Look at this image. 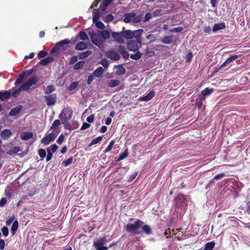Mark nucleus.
<instances>
[{
	"instance_id": "nucleus-1",
	"label": "nucleus",
	"mask_w": 250,
	"mask_h": 250,
	"mask_svg": "<svg viewBox=\"0 0 250 250\" xmlns=\"http://www.w3.org/2000/svg\"><path fill=\"white\" fill-rule=\"evenodd\" d=\"M144 222L140 219H136L134 223H128L125 226L126 231L133 235H138L141 234V231L139 230L140 229L146 235H150L152 233V230L150 227L148 225H143Z\"/></svg>"
},
{
	"instance_id": "nucleus-2",
	"label": "nucleus",
	"mask_w": 250,
	"mask_h": 250,
	"mask_svg": "<svg viewBox=\"0 0 250 250\" xmlns=\"http://www.w3.org/2000/svg\"><path fill=\"white\" fill-rule=\"evenodd\" d=\"M142 20V15H137L136 13L131 12L125 14V18L123 20L125 23H129L132 21L134 23H137Z\"/></svg>"
},
{
	"instance_id": "nucleus-3",
	"label": "nucleus",
	"mask_w": 250,
	"mask_h": 250,
	"mask_svg": "<svg viewBox=\"0 0 250 250\" xmlns=\"http://www.w3.org/2000/svg\"><path fill=\"white\" fill-rule=\"evenodd\" d=\"M107 239L106 237H103L98 239L97 241L93 242V246L97 250H107L108 247L104 246L106 244Z\"/></svg>"
},
{
	"instance_id": "nucleus-4",
	"label": "nucleus",
	"mask_w": 250,
	"mask_h": 250,
	"mask_svg": "<svg viewBox=\"0 0 250 250\" xmlns=\"http://www.w3.org/2000/svg\"><path fill=\"white\" fill-rule=\"evenodd\" d=\"M69 43L70 41L68 39H64L56 43L54 46L51 49L50 53L53 54L60 49H64L65 46L67 45Z\"/></svg>"
},
{
	"instance_id": "nucleus-5",
	"label": "nucleus",
	"mask_w": 250,
	"mask_h": 250,
	"mask_svg": "<svg viewBox=\"0 0 250 250\" xmlns=\"http://www.w3.org/2000/svg\"><path fill=\"white\" fill-rule=\"evenodd\" d=\"M73 111L71 107H67L62 110L61 113L59 115V118L62 121L63 120H69L72 118Z\"/></svg>"
},
{
	"instance_id": "nucleus-6",
	"label": "nucleus",
	"mask_w": 250,
	"mask_h": 250,
	"mask_svg": "<svg viewBox=\"0 0 250 250\" xmlns=\"http://www.w3.org/2000/svg\"><path fill=\"white\" fill-rule=\"evenodd\" d=\"M44 98L46 104L50 106L55 104L57 102V95L56 93L45 95Z\"/></svg>"
},
{
	"instance_id": "nucleus-7",
	"label": "nucleus",
	"mask_w": 250,
	"mask_h": 250,
	"mask_svg": "<svg viewBox=\"0 0 250 250\" xmlns=\"http://www.w3.org/2000/svg\"><path fill=\"white\" fill-rule=\"evenodd\" d=\"M111 35L115 42L119 43H124L125 42L122 31L120 32H112Z\"/></svg>"
},
{
	"instance_id": "nucleus-8",
	"label": "nucleus",
	"mask_w": 250,
	"mask_h": 250,
	"mask_svg": "<svg viewBox=\"0 0 250 250\" xmlns=\"http://www.w3.org/2000/svg\"><path fill=\"white\" fill-rule=\"evenodd\" d=\"M240 55H233L228 58L225 62L217 69L215 71V73L218 72L222 68L226 67L229 64L233 62L236 59H237Z\"/></svg>"
},
{
	"instance_id": "nucleus-9",
	"label": "nucleus",
	"mask_w": 250,
	"mask_h": 250,
	"mask_svg": "<svg viewBox=\"0 0 250 250\" xmlns=\"http://www.w3.org/2000/svg\"><path fill=\"white\" fill-rule=\"evenodd\" d=\"M106 56L113 61H118L120 58V56L118 52L114 49H111L106 53Z\"/></svg>"
},
{
	"instance_id": "nucleus-10",
	"label": "nucleus",
	"mask_w": 250,
	"mask_h": 250,
	"mask_svg": "<svg viewBox=\"0 0 250 250\" xmlns=\"http://www.w3.org/2000/svg\"><path fill=\"white\" fill-rule=\"evenodd\" d=\"M57 135L54 133H51L48 135L44 137L41 140V143L45 145H48L50 142L54 141L56 138Z\"/></svg>"
},
{
	"instance_id": "nucleus-11",
	"label": "nucleus",
	"mask_w": 250,
	"mask_h": 250,
	"mask_svg": "<svg viewBox=\"0 0 250 250\" xmlns=\"http://www.w3.org/2000/svg\"><path fill=\"white\" fill-rule=\"evenodd\" d=\"M91 40L94 44L99 47H100L104 42L103 40H102L101 36L99 35H94L92 36Z\"/></svg>"
},
{
	"instance_id": "nucleus-12",
	"label": "nucleus",
	"mask_w": 250,
	"mask_h": 250,
	"mask_svg": "<svg viewBox=\"0 0 250 250\" xmlns=\"http://www.w3.org/2000/svg\"><path fill=\"white\" fill-rule=\"evenodd\" d=\"M126 46L127 49L129 51L135 52L138 50L139 48L137 42L133 40H130L127 42Z\"/></svg>"
},
{
	"instance_id": "nucleus-13",
	"label": "nucleus",
	"mask_w": 250,
	"mask_h": 250,
	"mask_svg": "<svg viewBox=\"0 0 250 250\" xmlns=\"http://www.w3.org/2000/svg\"><path fill=\"white\" fill-rule=\"evenodd\" d=\"M11 93V90L0 91V101H4L9 99Z\"/></svg>"
},
{
	"instance_id": "nucleus-14",
	"label": "nucleus",
	"mask_w": 250,
	"mask_h": 250,
	"mask_svg": "<svg viewBox=\"0 0 250 250\" xmlns=\"http://www.w3.org/2000/svg\"><path fill=\"white\" fill-rule=\"evenodd\" d=\"M31 73V71H30L29 72H26L24 71L22 73H21L20 75L19 76L18 78L16 80L15 84L16 85L19 83H20L22 82L23 80L26 78L29 75H30Z\"/></svg>"
},
{
	"instance_id": "nucleus-15",
	"label": "nucleus",
	"mask_w": 250,
	"mask_h": 250,
	"mask_svg": "<svg viewBox=\"0 0 250 250\" xmlns=\"http://www.w3.org/2000/svg\"><path fill=\"white\" fill-rule=\"evenodd\" d=\"M124 39L130 40L134 38L133 32L130 30H125V27H123L122 31Z\"/></svg>"
},
{
	"instance_id": "nucleus-16",
	"label": "nucleus",
	"mask_w": 250,
	"mask_h": 250,
	"mask_svg": "<svg viewBox=\"0 0 250 250\" xmlns=\"http://www.w3.org/2000/svg\"><path fill=\"white\" fill-rule=\"evenodd\" d=\"M118 51L125 60H127L128 59L129 54L128 53V52L126 50L124 46L121 45H119Z\"/></svg>"
},
{
	"instance_id": "nucleus-17",
	"label": "nucleus",
	"mask_w": 250,
	"mask_h": 250,
	"mask_svg": "<svg viewBox=\"0 0 250 250\" xmlns=\"http://www.w3.org/2000/svg\"><path fill=\"white\" fill-rule=\"evenodd\" d=\"M22 108V105H19L16 107L12 108L9 113V115L10 116H14L17 115L21 112V110Z\"/></svg>"
},
{
	"instance_id": "nucleus-18",
	"label": "nucleus",
	"mask_w": 250,
	"mask_h": 250,
	"mask_svg": "<svg viewBox=\"0 0 250 250\" xmlns=\"http://www.w3.org/2000/svg\"><path fill=\"white\" fill-rule=\"evenodd\" d=\"M226 28V24L225 22H222L214 24L212 31L213 32H216L220 30L224 29Z\"/></svg>"
},
{
	"instance_id": "nucleus-19",
	"label": "nucleus",
	"mask_w": 250,
	"mask_h": 250,
	"mask_svg": "<svg viewBox=\"0 0 250 250\" xmlns=\"http://www.w3.org/2000/svg\"><path fill=\"white\" fill-rule=\"evenodd\" d=\"M155 96V92L153 90H151L148 93L143 97H140V100L144 101H148L150 100Z\"/></svg>"
},
{
	"instance_id": "nucleus-20",
	"label": "nucleus",
	"mask_w": 250,
	"mask_h": 250,
	"mask_svg": "<svg viewBox=\"0 0 250 250\" xmlns=\"http://www.w3.org/2000/svg\"><path fill=\"white\" fill-rule=\"evenodd\" d=\"M21 138L22 140H28L33 137V133L30 132H23L21 134Z\"/></svg>"
},
{
	"instance_id": "nucleus-21",
	"label": "nucleus",
	"mask_w": 250,
	"mask_h": 250,
	"mask_svg": "<svg viewBox=\"0 0 250 250\" xmlns=\"http://www.w3.org/2000/svg\"><path fill=\"white\" fill-rule=\"evenodd\" d=\"M12 134V132L10 129H4L1 133V137L3 139L6 140L9 138Z\"/></svg>"
},
{
	"instance_id": "nucleus-22",
	"label": "nucleus",
	"mask_w": 250,
	"mask_h": 250,
	"mask_svg": "<svg viewBox=\"0 0 250 250\" xmlns=\"http://www.w3.org/2000/svg\"><path fill=\"white\" fill-rule=\"evenodd\" d=\"M53 61L54 58L52 57H48L41 60L39 62V64L42 65H46L48 63L52 62Z\"/></svg>"
},
{
	"instance_id": "nucleus-23",
	"label": "nucleus",
	"mask_w": 250,
	"mask_h": 250,
	"mask_svg": "<svg viewBox=\"0 0 250 250\" xmlns=\"http://www.w3.org/2000/svg\"><path fill=\"white\" fill-rule=\"evenodd\" d=\"M87 47V44L86 43L81 42H79L77 44V45L75 46V49L77 50H82L84 49H86Z\"/></svg>"
},
{
	"instance_id": "nucleus-24",
	"label": "nucleus",
	"mask_w": 250,
	"mask_h": 250,
	"mask_svg": "<svg viewBox=\"0 0 250 250\" xmlns=\"http://www.w3.org/2000/svg\"><path fill=\"white\" fill-rule=\"evenodd\" d=\"M121 83V82L119 80H110L107 86L109 87H115L119 86Z\"/></svg>"
},
{
	"instance_id": "nucleus-25",
	"label": "nucleus",
	"mask_w": 250,
	"mask_h": 250,
	"mask_svg": "<svg viewBox=\"0 0 250 250\" xmlns=\"http://www.w3.org/2000/svg\"><path fill=\"white\" fill-rule=\"evenodd\" d=\"M104 72L103 68L101 66L97 68L93 72V75L97 77H100Z\"/></svg>"
},
{
	"instance_id": "nucleus-26",
	"label": "nucleus",
	"mask_w": 250,
	"mask_h": 250,
	"mask_svg": "<svg viewBox=\"0 0 250 250\" xmlns=\"http://www.w3.org/2000/svg\"><path fill=\"white\" fill-rule=\"evenodd\" d=\"M55 89L56 88L54 85H49L46 87L44 90V93L47 95H50V94L54 91Z\"/></svg>"
},
{
	"instance_id": "nucleus-27",
	"label": "nucleus",
	"mask_w": 250,
	"mask_h": 250,
	"mask_svg": "<svg viewBox=\"0 0 250 250\" xmlns=\"http://www.w3.org/2000/svg\"><path fill=\"white\" fill-rule=\"evenodd\" d=\"M113 1V0H104L103 3L101 4L100 7L102 11H105L106 7L111 4Z\"/></svg>"
},
{
	"instance_id": "nucleus-28",
	"label": "nucleus",
	"mask_w": 250,
	"mask_h": 250,
	"mask_svg": "<svg viewBox=\"0 0 250 250\" xmlns=\"http://www.w3.org/2000/svg\"><path fill=\"white\" fill-rule=\"evenodd\" d=\"M172 36H165L162 39V42L166 44H169L172 42Z\"/></svg>"
},
{
	"instance_id": "nucleus-29",
	"label": "nucleus",
	"mask_w": 250,
	"mask_h": 250,
	"mask_svg": "<svg viewBox=\"0 0 250 250\" xmlns=\"http://www.w3.org/2000/svg\"><path fill=\"white\" fill-rule=\"evenodd\" d=\"M19 227V223L18 221L16 220L14 221L13 223L12 227H11V231L12 233V235H14L16 231L17 230Z\"/></svg>"
},
{
	"instance_id": "nucleus-30",
	"label": "nucleus",
	"mask_w": 250,
	"mask_h": 250,
	"mask_svg": "<svg viewBox=\"0 0 250 250\" xmlns=\"http://www.w3.org/2000/svg\"><path fill=\"white\" fill-rule=\"evenodd\" d=\"M38 81V79L37 77H32V78H29L26 82L31 87L33 85L36 84Z\"/></svg>"
},
{
	"instance_id": "nucleus-31",
	"label": "nucleus",
	"mask_w": 250,
	"mask_h": 250,
	"mask_svg": "<svg viewBox=\"0 0 250 250\" xmlns=\"http://www.w3.org/2000/svg\"><path fill=\"white\" fill-rule=\"evenodd\" d=\"M92 54V51L87 50L85 52H83L82 53H81L79 55V58L80 59H83L84 58H85L87 57H88L89 55H90Z\"/></svg>"
},
{
	"instance_id": "nucleus-32",
	"label": "nucleus",
	"mask_w": 250,
	"mask_h": 250,
	"mask_svg": "<svg viewBox=\"0 0 250 250\" xmlns=\"http://www.w3.org/2000/svg\"><path fill=\"white\" fill-rule=\"evenodd\" d=\"M125 73V68L121 65H119L117 66V70L116 71V74L117 75H121Z\"/></svg>"
},
{
	"instance_id": "nucleus-33",
	"label": "nucleus",
	"mask_w": 250,
	"mask_h": 250,
	"mask_svg": "<svg viewBox=\"0 0 250 250\" xmlns=\"http://www.w3.org/2000/svg\"><path fill=\"white\" fill-rule=\"evenodd\" d=\"M214 90V89L213 88H209L208 87H206V88H205L204 89H203L201 93H202V94L204 96H207V95H210L212 92Z\"/></svg>"
},
{
	"instance_id": "nucleus-34",
	"label": "nucleus",
	"mask_w": 250,
	"mask_h": 250,
	"mask_svg": "<svg viewBox=\"0 0 250 250\" xmlns=\"http://www.w3.org/2000/svg\"><path fill=\"white\" fill-rule=\"evenodd\" d=\"M215 244L214 241L208 242L206 244L205 249L203 250H212L215 246Z\"/></svg>"
},
{
	"instance_id": "nucleus-35",
	"label": "nucleus",
	"mask_w": 250,
	"mask_h": 250,
	"mask_svg": "<svg viewBox=\"0 0 250 250\" xmlns=\"http://www.w3.org/2000/svg\"><path fill=\"white\" fill-rule=\"evenodd\" d=\"M101 38H103L104 40H107L110 37V34L109 32L105 30H103L101 31L100 35Z\"/></svg>"
},
{
	"instance_id": "nucleus-36",
	"label": "nucleus",
	"mask_w": 250,
	"mask_h": 250,
	"mask_svg": "<svg viewBox=\"0 0 250 250\" xmlns=\"http://www.w3.org/2000/svg\"><path fill=\"white\" fill-rule=\"evenodd\" d=\"M143 31L144 30L142 29H139L138 30L133 31L132 32L133 35H134V38H139V37H141V35Z\"/></svg>"
},
{
	"instance_id": "nucleus-37",
	"label": "nucleus",
	"mask_w": 250,
	"mask_h": 250,
	"mask_svg": "<svg viewBox=\"0 0 250 250\" xmlns=\"http://www.w3.org/2000/svg\"><path fill=\"white\" fill-rule=\"evenodd\" d=\"M73 161V157H70L67 160L63 161L62 163V166H63L65 167H66L70 165L72 163Z\"/></svg>"
},
{
	"instance_id": "nucleus-38",
	"label": "nucleus",
	"mask_w": 250,
	"mask_h": 250,
	"mask_svg": "<svg viewBox=\"0 0 250 250\" xmlns=\"http://www.w3.org/2000/svg\"><path fill=\"white\" fill-rule=\"evenodd\" d=\"M128 155V152L127 149L125 150L124 152L120 154L119 157L118 158L117 161H120L125 158H126Z\"/></svg>"
},
{
	"instance_id": "nucleus-39",
	"label": "nucleus",
	"mask_w": 250,
	"mask_h": 250,
	"mask_svg": "<svg viewBox=\"0 0 250 250\" xmlns=\"http://www.w3.org/2000/svg\"><path fill=\"white\" fill-rule=\"evenodd\" d=\"M142 53L139 51L136 52L135 54H131L130 57L131 59L135 60H138L142 57Z\"/></svg>"
},
{
	"instance_id": "nucleus-40",
	"label": "nucleus",
	"mask_w": 250,
	"mask_h": 250,
	"mask_svg": "<svg viewBox=\"0 0 250 250\" xmlns=\"http://www.w3.org/2000/svg\"><path fill=\"white\" fill-rule=\"evenodd\" d=\"M79 37H80V39L83 41H86L88 40L87 35L85 32L83 31H81L79 32Z\"/></svg>"
},
{
	"instance_id": "nucleus-41",
	"label": "nucleus",
	"mask_w": 250,
	"mask_h": 250,
	"mask_svg": "<svg viewBox=\"0 0 250 250\" xmlns=\"http://www.w3.org/2000/svg\"><path fill=\"white\" fill-rule=\"evenodd\" d=\"M102 139L103 136H99L95 139H93L89 144V146H90L92 145L98 144L102 141Z\"/></svg>"
},
{
	"instance_id": "nucleus-42",
	"label": "nucleus",
	"mask_w": 250,
	"mask_h": 250,
	"mask_svg": "<svg viewBox=\"0 0 250 250\" xmlns=\"http://www.w3.org/2000/svg\"><path fill=\"white\" fill-rule=\"evenodd\" d=\"M61 124V122L59 120H55L54 122L53 123L52 126H51L50 129L52 130H55L57 129L59 126Z\"/></svg>"
},
{
	"instance_id": "nucleus-43",
	"label": "nucleus",
	"mask_w": 250,
	"mask_h": 250,
	"mask_svg": "<svg viewBox=\"0 0 250 250\" xmlns=\"http://www.w3.org/2000/svg\"><path fill=\"white\" fill-rule=\"evenodd\" d=\"M21 151V149L20 147L18 146H15L13 147L12 149H11L9 151L7 152V154L9 155H12L13 154H16L19 151Z\"/></svg>"
},
{
	"instance_id": "nucleus-44",
	"label": "nucleus",
	"mask_w": 250,
	"mask_h": 250,
	"mask_svg": "<svg viewBox=\"0 0 250 250\" xmlns=\"http://www.w3.org/2000/svg\"><path fill=\"white\" fill-rule=\"evenodd\" d=\"M85 62L83 61H81L74 64L73 68L74 69L78 70L81 68L84 64Z\"/></svg>"
},
{
	"instance_id": "nucleus-45",
	"label": "nucleus",
	"mask_w": 250,
	"mask_h": 250,
	"mask_svg": "<svg viewBox=\"0 0 250 250\" xmlns=\"http://www.w3.org/2000/svg\"><path fill=\"white\" fill-rule=\"evenodd\" d=\"M115 143V140H113L111 141L109 143V144L106 147V148L104 150V153H107V152L111 151L113 148V146L114 145Z\"/></svg>"
},
{
	"instance_id": "nucleus-46",
	"label": "nucleus",
	"mask_w": 250,
	"mask_h": 250,
	"mask_svg": "<svg viewBox=\"0 0 250 250\" xmlns=\"http://www.w3.org/2000/svg\"><path fill=\"white\" fill-rule=\"evenodd\" d=\"M10 90H11V91L12 92L11 96H12L13 97H14V98L17 97L19 95V94H20L21 91L20 87L16 89L13 91H12V89H10Z\"/></svg>"
},
{
	"instance_id": "nucleus-47",
	"label": "nucleus",
	"mask_w": 250,
	"mask_h": 250,
	"mask_svg": "<svg viewBox=\"0 0 250 250\" xmlns=\"http://www.w3.org/2000/svg\"><path fill=\"white\" fill-rule=\"evenodd\" d=\"M114 19V16L112 14H108L103 19V21L105 22H109L113 21Z\"/></svg>"
},
{
	"instance_id": "nucleus-48",
	"label": "nucleus",
	"mask_w": 250,
	"mask_h": 250,
	"mask_svg": "<svg viewBox=\"0 0 250 250\" xmlns=\"http://www.w3.org/2000/svg\"><path fill=\"white\" fill-rule=\"evenodd\" d=\"M38 154L40 156V157L42 159H44L46 155V151L44 149H40L38 151Z\"/></svg>"
},
{
	"instance_id": "nucleus-49",
	"label": "nucleus",
	"mask_w": 250,
	"mask_h": 250,
	"mask_svg": "<svg viewBox=\"0 0 250 250\" xmlns=\"http://www.w3.org/2000/svg\"><path fill=\"white\" fill-rule=\"evenodd\" d=\"M30 86L26 82L23 84H22L21 87V90L28 91L30 89Z\"/></svg>"
},
{
	"instance_id": "nucleus-50",
	"label": "nucleus",
	"mask_w": 250,
	"mask_h": 250,
	"mask_svg": "<svg viewBox=\"0 0 250 250\" xmlns=\"http://www.w3.org/2000/svg\"><path fill=\"white\" fill-rule=\"evenodd\" d=\"M192 57H193V54H192V53L191 52H190L188 53L187 54H186V56L185 57V60H186V62H190L192 60Z\"/></svg>"
},
{
	"instance_id": "nucleus-51",
	"label": "nucleus",
	"mask_w": 250,
	"mask_h": 250,
	"mask_svg": "<svg viewBox=\"0 0 250 250\" xmlns=\"http://www.w3.org/2000/svg\"><path fill=\"white\" fill-rule=\"evenodd\" d=\"M1 231L4 237H7L9 234L8 229L7 227L4 226L1 228Z\"/></svg>"
},
{
	"instance_id": "nucleus-52",
	"label": "nucleus",
	"mask_w": 250,
	"mask_h": 250,
	"mask_svg": "<svg viewBox=\"0 0 250 250\" xmlns=\"http://www.w3.org/2000/svg\"><path fill=\"white\" fill-rule=\"evenodd\" d=\"M78 86V83L77 82H73L70 84L69 89L71 91L75 89Z\"/></svg>"
},
{
	"instance_id": "nucleus-53",
	"label": "nucleus",
	"mask_w": 250,
	"mask_h": 250,
	"mask_svg": "<svg viewBox=\"0 0 250 250\" xmlns=\"http://www.w3.org/2000/svg\"><path fill=\"white\" fill-rule=\"evenodd\" d=\"M205 100V97H201L198 101L196 103V105L199 109H200L203 104V101Z\"/></svg>"
},
{
	"instance_id": "nucleus-54",
	"label": "nucleus",
	"mask_w": 250,
	"mask_h": 250,
	"mask_svg": "<svg viewBox=\"0 0 250 250\" xmlns=\"http://www.w3.org/2000/svg\"><path fill=\"white\" fill-rule=\"evenodd\" d=\"M95 23L98 28L103 29L104 28V25L101 21H97Z\"/></svg>"
},
{
	"instance_id": "nucleus-55",
	"label": "nucleus",
	"mask_w": 250,
	"mask_h": 250,
	"mask_svg": "<svg viewBox=\"0 0 250 250\" xmlns=\"http://www.w3.org/2000/svg\"><path fill=\"white\" fill-rule=\"evenodd\" d=\"M181 200H186V198L185 196L184 195H183V194L179 193V194H178V195L176 198V202L178 203L179 202H180V201Z\"/></svg>"
},
{
	"instance_id": "nucleus-56",
	"label": "nucleus",
	"mask_w": 250,
	"mask_h": 250,
	"mask_svg": "<svg viewBox=\"0 0 250 250\" xmlns=\"http://www.w3.org/2000/svg\"><path fill=\"white\" fill-rule=\"evenodd\" d=\"M47 154L46 156V162H48L51 159L52 157V152L48 148L47 149Z\"/></svg>"
},
{
	"instance_id": "nucleus-57",
	"label": "nucleus",
	"mask_w": 250,
	"mask_h": 250,
	"mask_svg": "<svg viewBox=\"0 0 250 250\" xmlns=\"http://www.w3.org/2000/svg\"><path fill=\"white\" fill-rule=\"evenodd\" d=\"M101 63L104 68H107L109 65L108 61L106 59H102Z\"/></svg>"
},
{
	"instance_id": "nucleus-58",
	"label": "nucleus",
	"mask_w": 250,
	"mask_h": 250,
	"mask_svg": "<svg viewBox=\"0 0 250 250\" xmlns=\"http://www.w3.org/2000/svg\"><path fill=\"white\" fill-rule=\"evenodd\" d=\"M64 136L63 134H61L58 139L57 140V143L61 145L62 142L64 141Z\"/></svg>"
},
{
	"instance_id": "nucleus-59",
	"label": "nucleus",
	"mask_w": 250,
	"mask_h": 250,
	"mask_svg": "<svg viewBox=\"0 0 250 250\" xmlns=\"http://www.w3.org/2000/svg\"><path fill=\"white\" fill-rule=\"evenodd\" d=\"M47 55V52L46 51L42 50L39 53L38 57L39 58H42L45 57Z\"/></svg>"
},
{
	"instance_id": "nucleus-60",
	"label": "nucleus",
	"mask_w": 250,
	"mask_h": 250,
	"mask_svg": "<svg viewBox=\"0 0 250 250\" xmlns=\"http://www.w3.org/2000/svg\"><path fill=\"white\" fill-rule=\"evenodd\" d=\"M146 39L147 40H150V43L153 42L156 40V38L154 35L153 34H149L146 36Z\"/></svg>"
},
{
	"instance_id": "nucleus-61",
	"label": "nucleus",
	"mask_w": 250,
	"mask_h": 250,
	"mask_svg": "<svg viewBox=\"0 0 250 250\" xmlns=\"http://www.w3.org/2000/svg\"><path fill=\"white\" fill-rule=\"evenodd\" d=\"M78 61V57L77 56H73L70 58L69 62L70 64H73L75 63Z\"/></svg>"
},
{
	"instance_id": "nucleus-62",
	"label": "nucleus",
	"mask_w": 250,
	"mask_h": 250,
	"mask_svg": "<svg viewBox=\"0 0 250 250\" xmlns=\"http://www.w3.org/2000/svg\"><path fill=\"white\" fill-rule=\"evenodd\" d=\"M155 52L153 50H149L147 49L145 55L147 57H152L155 55Z\"/></svg>"
},
{
	"instance_id": "nucleus-63",
	"label": "nucleus",
	"mask_w": 250,
	"mask_h": 250,
	"mask_svg": "<svg viewBox=\"0 0 250 250\" xmlns=\"http://www.w3.org/2000/svg\"><path fill=\"white\" fill-rule=\"evenodd\" d=\"M62 124H64V128L68 130H71L72 129V126L70 125V124L68 122H64L62 121Z\"/></svg>"
},
{
	"instance_id": "nucleus-64",
	"label": "nucleus",
	"mask_w": 250,
	"mask_h": 250,
	"mask_svg": "<svg viewBox=\"0 0 250 250\" xmlns=\"http://www.w3.org/2000/svg\"><path fill=\"white\" fill-rule=\"evenodd\" d=\"M225 176H226V174L225 173H220V174H217L216 176H215L214 177V179L218 180L223 178Z\"/></svg>"
}]
</instances>
